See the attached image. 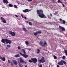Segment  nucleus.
Instances as JSON below:
<instances>
[{
  "label": "nucleus",
  "instance_id": "nucleus-37",
  "mask_svg": "<svg viewBox=\"0 0 67 67\" xmlns=\"http://www.w3.org/2000/svg\"><path fill=\"white\" fill-rule=\"evenodd\" d=\"M29 2H30V1H32V0H27Z\"/></svg>",
  "mask_w": 67,
  "mask_h": 67
},
{
  "label": "nucleus",
  "instance_id": "nucleus-39",
  "mask_svg": "<svg viewBox=\"0 0 67 67\" xmlns=\"http://www.w3.org/2000/svg\"><path fill=\"white\" fill-rule=\"evenodd\" d=\"M62 5L63 7H65V5L64 4H62Z\"/></svg>",
  "mask_w": 67,
  "mask_h": 67
},
{
  "label": "nucleus",
  "instance_id": "nucleus-49",
  "mask_svg": "<svg viewBox=\"0 0 67 67\" xmlns=\"http://www.w3.org/2000/svg\"><path fill=\"white\" fill-rule=\"evenodd\" d=\"M52 1H54V0H52Z\"/></svg>",
  "mask_w": 67,
  "mask_h": 67
},
{
  "label": "nucleus",
  "instance_id": "nucleus-34",
  "mask_svg": "<svg viewBox=\"0 0 67 67\" xmlns=\"http://www.w3.org/2000/svg\"><path fill=\"white\" fill-rule=\"evenodd\" d=\"M29 62H30V63H32V60H29Z\"/></svg>",
  "mask_w": 67,
  "mask_h": 67
},
{
  "label": "nucleus",
  "instance_id": "nucleus-2",
  "mask_svg": "<svg viewBox=\"0 0 67 67\" xmlns=\"http://www.w3.org/2000/svg\"><path fill=\"white\" fill-rule=\"evenodd\" d=\"M40 44L41 46H42V47H45V45H47V43L45 42H44V43L43 42H40Z\"/></svg>",
  "mask_w": 67,
  "mask_h": 67
},
{
  "label": "nucleus",
  "instance_id": "nucleus-50",
  "mask_svg": "<svg viewBox=\"0 0 67 67\" xmlns=\"http://www.w3.org/2000/svg\"><path fill=\"white\" fill-rule=\"evenodd\" d=\"M62 42H63V41H62Z\"/></svg>",
  "mask_w": 67,
  "mask_h": 67
},
{
  "label": "nucleus",
  "instance_id": "nucleus-25",
  "mask_svg": "<svg viewBox=\"0 0 67 67\" xmlns=\"http://www.w3.org/2000/svg\"><path fill=\"white\" fill-rule=\"evenodd\" d=\"M64 52L65 53V54L67 56V50H65L64 51Z\"/></svg>",
  "mask_w": 67,
  "mask_h": 67
},
{
  "label": "nucleus",
  "instance_id": "nucleus-9",
  "mask_svg": "<svg viewBox=\"0 0 67 67\" xmlns=\"http://www.w3.org/2000/svg\"><path fill=\"white\" fill-rule=\"evenodd\" d=\"M1 20H2V22H3V23H7L6 21L4 19V18H3V17H1Z\"/></svg>",
  "mask_w": 67,
  "mask_h": 67
},
{
  "label": "nucleus",
  "instance_id": "nucleus-21",
  "mask_svg": "<svg viewBox=\"0 0 67 67\" xmlns=\"http://www.w3.org/2000/svg\"><path fill=\"white\" fill-rule=\"evenodd\" d=\"M8 5L9 7H13V5L11 4H9Z\"/></svg>",
  "mask_w": 67,
  "mask_h": 67
},
{
  "label": "nucleus",
  "instance_id": "nucleus-17",
  "mask_svg": "<svg viewBox=\"0 0 67 67\" xmlns=\"http://www.w3.org/2000/svg\"><path fill=\"white\" fill-rule=\"evenodd\" d=\"M59 20L60 21H62V22H63V24H65V20H62V19H60Z\"/></svg>",
  "mask_w": 67,
  "mask_h": 67
},
{
  "label": "nucleus",
  "instance_id": "nucleus-52",
  "mask_svg": "<svg viewBox=\"0 0 67 67\" xmlns=\"http://www.w3.org/2000/svg\"><path fill=\"white\" fill-rule=\"evenodd\" d=\"M7 36V37H8V36Z\"/></svg>",
  "mask_w": 67,
  "mask_h": 67
},
{
  "label": "nucleus",
  "instance_id": "nucleus-16",
  "mask_svg": "<svg viewBox=\"0 0 67 67\" xmlns=\"http://www.w3.org/2000/svg\"><path fill=\"white\" fill-rule=\"evenodd\" d=\"M20 62L22 63H24V61L23 60V59H22V58H20Z\"/></svg>",
  "mask_w": 67,
  "mask_h": 67
},
{
  "label": "nucleus",
  "instance_id": "nucleus-36",
  "mask_svg": "<svg viewBox=\"0 0 67 67\" xmlns=\"http://www.w3.org/2000/svg\"><path fill=\"white\" fill-rule=\"evenodd\" d=\"M24 63H25V64H27V62H25V61H24Z\"/></svg>",
  "mask_w": 67,
  "mask_h": 67
},
{
  "label": "nucleus",
  "instance_id": "nucleus-4",
  "mask_svg": "<svg viewBox=\"0 0 67 67\" xmlns=\"http://www.w3.org/2000/svg\"><path fill=\"white\" fill-rule=\"evenodd\" d=\"M38 62L40 63H41V62L42 63H44L45 62V60L44 59V57H42V58L41 59V60L40 59L38 60Z\"/></svg>",
  "mask_w": 67,
  "mask_h": 67
},
{
  "label": "nucleus",
  "instance_id": "nucleus-1",
  "mask_svg": "<svg viewBox=\"0 0 67 67\" xmlns=\"http://www.w3.org/2000/svg\"><path fill=\"white\" fill-rule=\"evenodd\" d=\"M37 12L38 16L41 18H46V16L43 13V11L42 10H38Z\"/></svg>",
  "mask_w": 67,
  "mask_h": 67
},
{
  "label": "nucleus",
  "instance_id": "nucleus-30",
  "mask_svg": "<svg viewBox=\"0 0 67 67\" xmlns=\"http://www.w3.org/2000/svg\"><path fill=\"white\" fill-rule=\"evenodd\" d=\"M29 25H32V23L30 22H29Z\"/></svg>",
  "mask_w": 67,
  "mask_h": 67
},
{
  "label": "nucleus",
  "instance_id": "nucleus-22",
  "mask_svg": "<svg viewBox=\"0 0 67 67\" xmlns=\"http://www.w3.org/2000/svg\"><path fill=\"white\" fill-rule=\"evenodd\" d=\"M14 8H16V9H17L18 8V7L16 6V5H14Z\"/></svg>",
  "mask_w": 67,
  "mask_h": 67
},
{
  "label": "nucleus",
  "instance_id": "nucleus-44",
  "mask_svg": "<svg viewBox=\"0 0 67 67\" xmlns=\"http://www.w3.org/2000/svg\"><path fill=\"white\" fill-rule=\"evenodd\" d=\"M11 65H12V66H13V64L12 63H11Z\"/></svg>",
  "mask_w": 67,
  "mask_h": 67
},
{
  "label": "nucleus",
  "instance_id": "nucleus-12",
  "mask_svg": "<svg viewBox=\"0 0 67 67\" xmlns=\"http://www.w3.org/2000/svg\"><path fill=\"white\" fill-rule=\"evenodd\" d=\"M13 63L15 65H17V64L18 63L15 60H13Z\"/></svg>",
  "mask_w": 67,
  "mask_h": 67
},
{
  "label": "nucleus",
  "instance_id": "nucleus-35",
  "mask_svg": "<svg viewBox=\"0 0 67 67\" xmlns=\"http://www.w3.org/2000/svg\"><path fill=\"white\" fill-rule=\"evenodd\" d=\"M19 66L20 67H22L23 66L22 65V64H20L19 65Z\"/></svg>",
  "mask_w": 67,
  "mask_h": 67
},
{
  "label": "nucleus",
  "instance_id": "nucleus-6",
  "mask_svg": "<svg viewBox=\"0 0 67 67\" xmlns=\"http://www.w3.org/2000/svg\"><path fill=\"white\" fill-rule=\"evenodd\" d=\"M5 41L6 43V44H8L9 43V44H10L12 42V41H11V40H8L7 39H5Z\"/></svg>",
  "mask_w": 67,
  "mask_h": 67
},
{
  "label": "nucleus",
  "instance_id": "nucleus-46",
  "mask_svg": "<svg viewBox=\"0 0 67 67\" xmlns=\"http://www.w3.org/2000/svg\"><path fill=\"white\" fill-rule=\"evenodd\" d=\"M8 62L9 63H10V60H8Z\"/></svg>",
  "mask_w": 67,
  "mask_h": 67
},
{
  "label": "nucleus",
  "instance_id": "nucleus-11",
  "mask_svg": "<svg viewBox=\"0 0 67 67\" xmlns=\"http://www.w3.org/2000/svg\"><path fill=\"white\" fill-rule=\"evenodd\" d=\"M23 12H24L25 13H26V12H30V10L27 9H26L25 10H23Z\"/></svg>",
  "mask_w": 67,
  "mask_h": 67
},
{
  "label": "nucleus",
  "instance_id": "nucleus-31",
  "mask_svg": "<svg viewBox=\"0 0 67 67\" xmlns=\"http://www.w3.org/2000/svg\"><path fill=\"white\" fill-rule=\"evenodd\" d=\"M34 35H35V36H36V35H37V32L34 33Z\"/></svg>",
  "mask_w": 67,
  "mask_h": 67
},
{
  "label": "nucleus",
  "instance_id": "nucleus-41",
  "mask_svg": "<svg viewBox=\"0 0 67 67\" xmlns=\"http://www.w3.org/2000/svg\"><path fill=\"white\" fill-rule=\"evenodd\" d=\"M24 19H25V20H26V18L25 17H24Z\"/></svg>",
  "mask_w": 67,
  "mask_h": 67
},
{
  "label": "nucleus",
  "instance_id": "nucleus-18",
  "mask_svg": "<svg viewBox=\"0 0 67 67\" xmlns=\"http://www.w3.org/2000/svg\"><path fill=\"white\" fill-rule=\"evenodd\" d=\"M2 42L4 44L5 42V40L4 39H2Z\"/></svg>",
  "mask_w": 67,
  "mask_h": 67
},
{
  "label": "nucleus",
  "instance_id": "nucleus-15",
  "mask_svg": "<svg viewBox=\"0 0 67 67\" xmlns=\"http://www.w3.org/2000/svg\"><path fill=\"white\" fill-rule=\"evenodd\" d=\"M21 51L22 52H23L24 53V54H26V52H25V50L24 49H22L21 50Z\"/></svg>",
  "mask_w": 67,
  "mask_h": 67
},
{
  "label": "nucleus",
  "instance_id": "nucleus-27",
  "mask_svg": "<svg viewBox=\"0 0 67 67\" xmlns=\"http://www.w3.org/2000/svg\"><path fill=\"white\" fill-rule=\"evenodd\" d=\"M37 33L38 34V33L39 34H40V33H41V31H38L37 32Z\"/></svg>",
  "mask_w": 67,
  "mask_h": 67
},
{
  "label": "nucleus",
  "instance_id": "nucleus-19",
  "mask_svg": "<svg viewBox=\"0 0 67 67\" xmlns=\"http://www.w3.org/2000/svg\"><path fill=\"white\" fill-rule=\"evenodd\" d=\"M40 49H37V54H38V53H40Z\"/></svg>",
  "mask_w": 67,
  "mask_h": 67
},
{
  "label": "nucleus",
  "instance_id": "nucleus-20",
  "mask_svg": "<svg viewBox=\"0 0 67 67\" xmlns=\"http://www.w3.org/2000/svg\"><path fill=\"white\" fill-rule=\"evenodd\" d=\"M15 57H20V55L19 54H16L15 55Z\"/></svg>",
  "mask_w": 67,
  "mask_h": 67
},
{
  "label": "nucleus",
  "instance_id": "nucleus-7",
  "mask_svg": "<svg viewBox=\"0 0 67 67\" xmlns=\"http://www.w3.org/2000/svg\"><path fill=\"white\" fill-rule=\"evenodd\" d=\"M9 33L12 36H14L15 35V33L14 32H12L11 31L9 32Z\"/></svg>",
  "mask_w": 67,
  "mask_h": 67
},
{
  "label": "nucleus",
  "instance_id": "nucleus-40",
  "mask_svg": "<svg viewBox=\"0 0 67 67\" xmlns=\"http://www.w3.org/2000/svg\"><path fill=\"white\" fill-rule=\"evenodd\" d=\"M57 67H60V66H59V65H57Z\"/></svg>",
  "mask_w": 67,
  "mask_h": 67
},
{
  "label": "nucleus",
  "instance_id": "nucleus-48",
  "mask_svg": "<svg viewBox=\"0 0 67 67\" xmlns=\"http://www.w3.org/2000/svg\"><path fill=\"white\" fill-rule=\"evenodd\" d=\"M25 67H27V65H26Z\"/></svg>",
  "mask_w": 67,
  "mask_h": 67
},
{
  "label": "nucleus",
  "instance_id": "nucleus-26",
  "mask_svg": "<svg viewBox=\"0 0 67 67\" xmlns=\"http://www.w3.org/2000/svg\"><path fill=\"white\" fill-rule=\"evenodd\" d=\"M7 47H8V48H10V46L9 45H7Z\"/></svg>",
  "mask_w": 67,
  "mask_h": 67
},
{
  "label": "nucleus",
  "instance_id": "nucleus-32",
  "mask_svg": "<svg viewBox=\"0 0 67 67\" xmlns=\"http://www.w3.org/2000/svg\"><path fill=\"white\" fill-rule=\"evenodd\" d=\"M18 49H21V47H20V46L18 47Z\"/></svg>",
  "mask_w": 67,
  "mask_h": 67
},
{
  "label": "nucleus",
  "instance_id": "nucleus-42",
  "mask_svg": "<svg viewBox=\"0 0 67 67\" xmlns=\"http://www.w3.org/2000/svg\"><path fill=\"white\" fill-rule=\"evenodd\" d=\"M25 22L27 23H29V21H26Z\"/></svg>",
  "mask_w": 67,
  "mask_h": 67
},
{
  "label": "nucleus",
  "instance_id": "nucleus-45",
  "mask_svg": "<svg viewBox=\"0 0 67 67\" xmlns=\"http://www.w3.org/2000/svg\"><path fill=\"white\" fill-rule=\"evenodd\" d=\"M50 15H51V16H52V14H50Z\"/></svg>",
  "mask_w": 67,
  "mask_h": 67
},
{
  "label": "nucleus",
  "instance_id": "nucleus-53",
  "mask_svg": "<svg viewBox=\"0 0 67 67\" xmlns=\"http://www.w3.org/2000/svg\"><path fill=\"white\" fill-rule=\"evenodd\" d=\"M65 3V4H66V3Z\"/></svg>",
  "mask_w": 67,
  "mask_h": 67
},
{
  "label": "nucleus",
  "instance_id": "nucleus-5",
  "mask_svg": "<svg viewBox=\"0 0 67 67\" xmlns=\"http://www.w3.org/2000/svg\"><path fill=\"white\" fill-rule=\"evenodd\" d=\"M31 60L34 63H36L37 61V59L35 58H31Z\"/></svg>",
  "mask_w": 67,
  "mask_h": 67
},
{
  "label": "nucleus",
  "instance_id": "nucleus-14",
  "mask_svg": "<svg viewBox=\"0 0 67 67\" xmlns=\"http://www.w3.org/2000/svg\"><path fill=\"white\" fill-rule=\"evenodd\" d=\"M0 58L1 59H2V60H3V61H5V58L4 57L2 58L0 56Z\"/></svg>",
  "mask_w": 67,
  "mask_h": 67
},
{
  "label": "nucleus",
  "instance_id": "nucleus-24",
  "mask_svg": "<svg viewBox=\"0 0 67 67\" xmlns=\"http://www.w3.org/2000/svg\"><path fill=\"white\" fill-rule=\"evenodd\" d=\"M25 43L26 44V45H27L29 44V42L26 41L25 42Z\"/></svg>",
  "mask_w": 67,
  "mask_h": 67
},
{
  "label": "nucleus",
  "instance_id": "nucleus-29",
  "mask_svg": "<svg viewBox=\"0 0 67 67\" xmlns=\"http://www.w3.org/2000/svg\"><path fill=\"white\" fill-rule=\"evenodd\" d=\"M53 57L54 59H57V57H56L55 55H54Z\"/></svg>",
  "mask_w": 67,
  "mask_h": 67
},
{
  "label": "nucleus",
  "instance_id": "nucleus-47",
  "mask_svg": "<svg viewBox=\"0 0 67 67\" xmlns=\"http://www.w3.org/2000/svg\"><path fill=\"white\" fill-rule=\"evenodd\" d=\"M15 16H16V17H18V15H15Z\"/></svg>",
  "mask_w": 67,
  "mask_h": 67
},
{
  "label": "nucleus",
  "instance_id": "nucleus-51",
  "mask_svg": "<svg viewBox=\"0 0 67 67\" xmlns=\"http://www.w3.org/2000/svg\"><path fill=\"white\" fill-rule=\"evenodd\" d=\"M18 3V4H19V3Z\"/></svg>",
  "mask_w": 67,
  "mask_h": 67
},
{
  "label": "nucleus",
  "instance_id": "nucleus-3",
  "mask_svg": "<svg viewBox=\"0 0 67 67\" xmlns=\"http://www.w3.org/2000/svg\"><path fill=\"white\" fill-rule=\"evenodd\" d=\"M63 63L66 65V62L64 60H61L58 63V64L59 65H63Z\"/></svg>",
  "mask_w": 67,
  "mask_h": 67
},
{
  "label": "nucleus",
  "instance_id": "nucleus-43",
  "mask_svg": "<svg viewBox=\"0 0 67 67\" xmlns=\"http://www.w3.org/2000/svg\"><path fill=\"white\" fill-rule=\"evenodd\" d=\"M21 16L22 17V18H24V17H23V15H21Z\"/></svg>",
  "mask_w": 67,
  "mask_h": 67
},
{
  "label": "nucleus",
  "instance_id": "nucleus-13",
  "mask_svg": "<svg viewBox=\"0 0 67 67\" xmlns=\"http://www.w3.org/2000/svg\"><path fill=\"white\" fill-rule=\"evenodd\" d=\"M4 3H6V4H8L9 3V2L7 0H3Z\"/></svg>",
  "mask_w": 67,
  "mask_h": 67
},
{
  "label": "nucleus",
  "instance_id": "nucleus-28",
  "mask_svg": "<svg viewBox=\"0 0 67 67\" xmlns=\"http://www.w3.org/2000/svg\"><path fill=\"white\" fill-rule=\"evenodd\" d=\"M58 3H62V2H60V0H58Z\"/></svg>",
  "mask_w": 67,
  "mask_h": 67
},
{
  "label": "nucleus",
  "instance_id": "nucleus-23",
  "mask_svg": "<svg viewBox=\"0 0 67 67\" xmlns=\"http://www.w3.org/2000/svg\"><path fill=\"white\" fill-rule=\"evenodd\" d=\"M23 30L26 32H27V31L26 30V29H25V28H23Z\"/></svg>",
  "mask_w": 67,
  "mask_h": 67
},
{
  "label": "nucleus",
  "instance_id": "nucleus-10",
  "mask_svg": "<svg viewBox=\"0 0 67 67\" xmlns=\"http://www.w3.org/2000/svg\"><path fill=\"white\" fill-rule=\"evenodd\" d=\"M20 54L21 55L23 56V57H25V58H27V57H28V55H27L22 54V53L21 52L20 53Z\"/></svg>",
  "mask_w": 67,
  "mask_h": 67
},
{
  "label": "nucleus",
  "instance_id": "nucleus-33",
  "mask_svg": "<svg viewBox=\"0 0 67 67\" xmlns=\"http://www.w3.org/2000/svg\"><path fill=\"white\" fill-rule=\"evenodd\" d=\"M62 58L63 59H65V56H64L62 57Z\"/></svg>",
  "mask_w": 67,
  "mask_h": 67
},
{
  "label": "nucleus",
  "instance_id": "nucleus-38",
  "mask_svg": "<svg viewBox=\"0 0 67 67\" xmlns=\"http://www.w3.org/2000/svg\"><path fill=\"white\" fill-rule=\"evenodd\" d=\"M40 67H42V65L41 64L40 66Z\"/></svg>",
  "mask_w": 67,
  "mask_h": 67
},
{
  "label": "nucleus",
  "instance_id": "nucleus-8",
  "mask_svg": "<svg viewBox=\"0 0 67 67\" xmlns=\"http://www.w3.org/2000/svg\"><path fill=\"white\" fill-rule=\"evenodd\" d=\"M59 28H60V32H62V31H65V28H64L63 27H62L61 26H59Z\"/></svg>",
  "mask_w": 67,
  "mask_h": 67
}]
</instances>
